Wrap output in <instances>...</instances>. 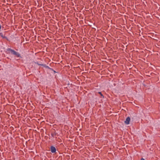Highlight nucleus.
<instances>
[{
	"instance_id": "nucleus-8",
	"label": "nucleus",
	"mask_w": 160,
	"mask_h": 160,
	"mask_svg": "<svg viewBox=\"0 0 160 160\" xmlns=\"http://www.w3.org/2000/svg\"><path fill=\"white\" fill-rule=\"evenodd\" d=\"M33 63H34L35 64H36L38 65H40H40H42V64H40L39 63H38V62H33Z\"/></svg>"
},
{
	"instance_id": "nucleus-1",
	"label": "nucleus",
	"mask_w": 160,
	"mask_h": 160,
	"mask_svg": "<svg viewBox=\"0 0 160 160\" xmlns=\"http://www.w3.org/2000/svg\"><path fill=\"white\" fill-rule=\"evenodd\" d=\"M7 50L10 51L12 54L16 55L17 57H20V54L19 53L16 52L14 50L8 48L7 49Z\"/></svg>"
},
{
	"instance_id": "nucleus-2",
	"label": "nucleus",
	"mask_w": 160,
	"mask_h": 160,
	"mask_svg": "<svg viewBox=\"0 0 160 160\" xmlns=\"http://www.w3.org/2000/svg\"><path fill=\"white\" fill-rule=\"evenodd\" d=\"M50 150L51 151L52 153H55L56 151V148L52 146H51Z\"/></svg>"
},
{
	"instance_id": "nucleus-9",
	"label": "nucleus",
	"mask_w": 160,
	"mask_h": 160,
	"mask_svg": "<svg viewBox=\"0 0 160 160\" xmlns=\"http://www.w3.org/2000/svg\"><path fill=\"white\" fill-rule=\"evenodd\" d=\"M49 69H50V70H52V71H54V70H53L52 68H49Z\"/></svg>"
},
{
	"instance_id": "nucleus-7",
	"label": "nucleus",
	"mask_w": 160,
	"mask_h": 160,
	"mask_svg": "<svg viewBox=\"0 0 160 160\" xmlns=\"http://www.w3.org/2000/svg\"><path fill=\"white\" fill-rule=\"evenodd\" d=\"M98 93H99V94H100L101 96H102V98H104V96L102 94V93L101 92H98Z\"/></svg>"
},
{
	"instance_id": "nucleus-5",
	"label": "nucleus",
	"mask_w": 160,
	"mask_h": 160,
	"mask_svg": "<svg viewBox=\"0 0 160 160\" xmlns=\"http://www.w3.org/2000/svg\"><path fill=\"white\" fill-rule=\"evenodd\" d=\"M56 134H57V133L56 132H52L51 133V135L53 138H54L55 137V136L56 135Z\"/></svg>"
},
{
	"instance_id": "nucleus-6",
	"label": "nucleus",
	"mask_w": 160,
	"mask_h": 160,
	"mask_svg": "<svg viewBox=\"0 0 160 160\" xmlns=\"http://www.w3.org/2000/svg\"><path fill=\"white\" fill-rule=\"evenodd\" d=\"M40 66H43V67H45V68H48V69H49V67L48 66H47L45 64H42V65H40Z\"/></svg>"
},
{
	"instance_id": "nucleus-13",
	"label": "nucleus",
	"mask_w": 160,
	"mask_h": 160,
	"mask_svg": "<svg viewBox=\"0 0 160 160\" xmlns=\"http://www.w3.org/2000/svg\"><path fill=\"white\" fill-rule=\"evenodd\" d=\"M54 73L56 72L54 70V71H53Z\"/></svg>"
},
{
	"instance_id": "nucleus-12",
	"label": "nucleus",
	"mask_w": 160,
	"mask_h": 160,
	"mask_svg": "<svg viewBox=\"0 0 160 160\" xmlns=\"http://www.w3.org/2000/svg\"><path fill=\"white\" fill-rule=\"evenodd\" d=\"M141 160H145L144 158H142L141 159Z\"/></svg>"
},
{
	"instance_id": "nucleus-4",
	"label": "nucleus",
	"mask_w": 160,
	"mask_h": 160,
	"mask_svg": "<svg viewBox=\"0 0 160 160\" xmlns=\"http://www.w3.org/2000/svg\"><path fill=\"white\" fill-rule=\"evenodd\" d=\"M0 36L3 38L7 39V38L5 35H3L2 32L0 33Z\"/></svg>"
},
{
	"instance_id": "nucleus-3",
	"label": "nucleus",
	"mask_w": 160,
	"mask_h": 160,
	"mask_svg": "<svg viewBox=\"0 0 160 160\" xmlns=\"http://www.w3.org/2000/svg\"><path fill=\"white\" fill-rule=\"evenodd\" d=\"M130 118L129 117H128L127 118L126 120L124 121L125 123L127 124H129L130 121Z\"/></svg>"
},
{
	"instance_id": "nucleus-11",
	"label": "nucleus",
	"mask_w": 160,
	"mask_h": 160,
	"mask_svg": "<svg viewBox=\"0 0 160 160\" xmlns=\"http://www.w3.org/2000/svg\"><path fill=\"white\" fill-rule=\"evenodd\" d=\"M2 27L1 25L0 24V31H1V29Z\"/></svg>"
},
{
	"instance_id": "nucleus-10",
	"label": "nucleus",
	"mask_w": 160,
	"mask_h": 160,
	"mask_svg": "<svg viewBox=\"0 0 160 160\" xmlns=\"http://www.w3.org/2000/svg\"><path fill=\"white\" fill-rule=\"evenodd\" d=\"M49 69H50V70H52V71H54V70H53L52 68H49Z\"/></svg>"
}]
</instances>
